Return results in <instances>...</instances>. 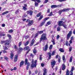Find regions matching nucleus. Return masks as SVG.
<instances>
[{
	"instance_id": "obj_1",
	"label": "nucleus",
	"mask_w": 75,
	"mask_h": 75,
	"mask_svg": "<svg viewBox=\"0 0 75 75\" xmlns=\"http://www.w3.org/2000/svg\"><path fill=\"white\" fill-rule=\"evenodd\" d=\"M32 64L31 66V68H34V67H36L37 66V61L36 60H35L34 62V59H32ZM34 63H35V64Z\"/></svg>"
},
{
	"instance_id": "obj_2",
	"label": "nucleus",
	"mask_w": 75,
	"mask_h": 75,
	"mask_svg": "<svg viewBox=\"0 0 75 75\" xmlns=\"http://www.w3.org/2000/svg\"><path fill=\"white\" fill-rule=\"evenodd\" d=\"M46 36H47V35L45 33L43 34L42 35V36H41V38H40V41H41L42 40H47V37H46Z\"/></svg>"
},
{
	"instance_id": "obj_3",
	"label": "nucleus",
	"mask_w": 75,
	"mask_h": 75,
	"mask_svg": "<svg viewBox=\"0 0 75 75\" xmlns=\"http://www.w3.org/2000/svg\"><path fill=\"white\" fill-rule=\"evenodd\" d=\"M9 40H8L5 41V46H7L8 47L11 46V45L9 44Z\"/></svg>"
},
{
	"instance_id": "obj_4",
	"label": "nucleus",
	"mask_w": 75,
	"mask_h": 75,
	"mask_svg": "<svg viewBox=\"0 0 75 75\" xmlns=\"http://www.w3.org/2000/svg\"><path fill=\"white\" fill-rule=\"evenodd\" d=\"M71 35H72V30H70L69 33L67 34V40H68L69 39L70 37H71Z\"/></svg>"
},
{
	"instance_id": "obj_5",
	"label": "nucleus",
	"mask_w": 75,
	"mask_h": 75,
	"mask_svg": "<svg viewBox=\"0 0 75 75\" xmlns=\"http://www.w3.org/2000/svg\"><path fill=\"white\" fill-rule=\"evenodd\" d=\"M55 63H56V62H55V61L54 60H52V62H51V65L52 66V68H54V65H55Z\"/></svg>"
},
{
	"instance_id": "obj_6",
	"label": "nucleus",
	"mask_w": 75,
	"mask_h": 75,
	"mask_svg": "<svg viewBox=\"0 0 75 75\" xmlns=\"http://www.w3.org/2000/svg\"><path fill=\"white\" fill-rule=\"evenodd\" d=\"M48 49V44H46V45L45 46L43 47V50L44 51H46Z\"/></svg>"
},
{
	"instance_id": "obj_7",
	"label": "nucleus",
	"mask_w": 75,
	"mask_h": 75,
	"mask_svg": "<svg viewBox=\"0 0 75 75\" xmlns=\"http://www.w3.org/2000/svg\"><path fill=\"white\" fill-rule=\"evenodd\" d=\"M63 24H64V22L62 21H60L58 25L59 26H62V25H63Z\"/></svg>"
},
{
	"instance_id": "obj_8",
	"label": "nucleus",
	"mask_w": 75,
	"mask_h": 75,
	"mask_svg": "<svg viewBox=\"0 0 75 75\" xmlns=\"http://www.w3.org/2000/svg\"><path fill=\"white\" fill-rule=\"evenodd\" d=\"M0 36H6V34L4 32H0Z\"/></svg>"
},
{
	"instance_id": "obj_9",
	"label": "nucleus",
	"mask_w": 75,
	"mask_h": 75,
	"mask_svg": "<svg viewBox=\"0 0 75 75\" xmlns=\"http://www.w3.org/2000/svg\"><path fill=\"white\" fill-rule=\"evenodd\" d=\"M33 21H30L28 23V25H29V26L31 25H32L33 24Z\"/></svg>"
},
{
	"instance_id": "obj_10",
	"label": "nucleus",
	"mask_w": 75,
	"mask_h": 75,
	"mask_svg": "<svg viewBox=\"0 0 75 75\" xmlns=\"http://www.w3.org/2000/svg\"><path fill=\"white\" fill-rule=\"evenodd\" d=\"M70 10V8H64L63 10V12H65V11H68Z\"/></svg>"
},
{
	"instance_id": "obj_11",
	"label": "nucleus",
	"mask_w": 75,
	"mask_h": 75,
	"mask_svg": "<svg viewBox=\"0 0 75 75\" xmlns=\"http://www.w3.org/2000/svg\"><path fill=\"white\" fill-rule=\"evenodd\" d=\"M58 7V6L56 5H52L51 6V8H56V7Z\"/></svg>"
},
{
	"instance_id": "obj_12",
	"label": "nucleus",
	"mask_w": 75,
	"mask_h": 75,
	"mask_svg": "<svg viewBox=\"0 0 75 75\" xmlns=\"http://www.w3.org/2000/svg\"><path fill=\"white\" fill-rule=\"evenodd\" d=\"M27 13L29 14L30 16H32V15H33V11H27Z\"/></svg>"
},
{
	"instance_id": "obj_13",
	"label": "nucleus",
	"mask_w": 75,
	"mask_h": 75,
	"mask_svg": "<svg viewBox=\"0 0 75 75\" xmlns=\"http://www.w3.org/2000/svg\"><path fill=\"white\" fill-rule=\"evenodd\" d=\"M13 56H14V54L13 53H11V56L10 57V58L11 59H13Z\"/></svg>"
},
{
	"instance_id": "obj_14",
	"label": "nucleus",
	"mask_w": 75,
	"mask_h": 75,
	"mask_svg": "<svg viewBox=\"0 0 75 75\" xmlns=\"http://www.w3.org/2000/svg\"><path fill=\"white\" fill-rule=\"evenodd\" d=\"M62 70L64 71L65 69V65L64 64H63L62 65Z\"/></svg>"
},
{
	"instance_id": "obj_15",
	"label": "nucleus",
	"mask_w": 75,
	"mask_h": 75,
	"mask_svg": "<svg viewBox=\"0 0 75 75\" xmlns=\"http://www.w3.org/2000/svg\"><path fill=\"white\" fill-rule=\"evenodd\" d=\"M35 40L34 39H33L32 40V41L31 42V44H30V47H31V46H33V45L34 44V41Z\"/></svg>"
},
{
	"instance_id": "obj_16",
	"label": "nucleus",
	"mask_w": 75,
	"mask_h": 75,
	"mask_svg": "<svg viewBox=\"0 0 75 75\" xmlns=\"http://www.w3.org/2000/svg\"><path fill=\"white\" fill-rule=\"evenodd\" d=\"M15 57L14 59V61L15 62H16L17 61V59H18V56L17 55H15Z\"/></svg>"
},
{
	"instance_id": "obj_17",
	"label": "nucleus",
	"mask_w": 75,
	"mask_h": 75,
	"mask_svg": "<svg viewBox=\"0 0 75 75\" xmlns=\"http://www.w3.org/2000/svg\"><path fill=\"white\" fill-rule=\"evenodd\" d=\"M29 49V47L28 46H26L24 48V51H26Z\"/></svg>"
},
{
	"instance_id": "obj_18",
	"label": "nucleus",
	"mask_w": 75,
	"mask_h": 75,
	"mask_svg": "<svg viewBox=\"0 0 75 75\" xmlns=\"http://www.w3.org/2000/svg\"><path fill=\"white\" fill-rule=\"evenodd\" d=\"M25 65H27L28 64V63H30L29 62H28V59H26L25 60Z\"/></svg>"
},
{
	"instance_id": "obj_19",
	"label": "nucleus",
	"mask_w": 75,
	"mask_h": 75,
	"mask_svg": "<svg viewBox=\"0 0 75 75\" xmlns=\"http://www.w3.org/2000/svg\"><path fill=\"white\" fill-rule=\"evenodd\" d=\"M59 50L61 52H64V50L62 48H60L59 49Z\"/></svg>"
},
{
	"instance_id": "obj_20",
	"label": "nucleus",
	"mask_w": 75,
	"mask_h": 75,
	"mask_svg": "<svg viewBox=\"0 0 75 75\" xmlns=\"http://www.w3.org/2000/svg\"><path fill=\"white\" fill-rule=\"evenodd\" d=\"M48 54L49 55V59H51V53L50 52H49L48 53Z\"/></svg>"
},
{
	"instance_id": "obj_21",
	"label": "nucleus",
	"mask_w": 75,
	"mask_h": 75,
	"mask_svg": "<svg viewBox=\"0 0 75 75\" xmlns=\"http://www.w3.org/2000/svg\"><path fill=\"white\" fill-rule=\"evenodd\" d=\"M66 75H69V71L67 69L66 72Z\"/></svg>"
},
{
	"instance_id": "obj_22",
	"label": "nucleus",
	"mask_w": 75,
	"mask_h": 75,
	"mask_svg": "<svg viewBox=\"0 0 75 75\" xmlns=\"http://www.w3.org/2000/svg\"><path fill=\"white\" fill-rule=\"evenodd\" d=\"M24 61H22L20 64V67H21V66L23 65V64H24Z\"/></svg>"
},
{
	"instance_id": "obj_23",
	"label": "nucleus",
	"mask_w": 75,
	"mask_h": 75,
	"mask_svg": "<svg viewBox=\"0 0 75 75\" xmlns=\"http://www.w3.org/2000/svg\"><path fill=\"white\" fill-rule=\"evenodd\" d=\"M29 66H30V63H28L27 64V66L26 67L27 70H28V69L29 68Z\"/></svg>"
},
{
	"instance_id": "obj_24",
	"label": "nucleus",
	"mask_w": 75,
	"mask_h": 75,
	"mask_svg": "<svg viewBox=\"0 0 75 75\" xmlns=\"http://www.w3.org/2000/svg\"><path fill=\"white\" fill-rule=\"evenodd\" d=\"M29 42H30V41H27L26 43H25V46H27V45H28V44H29Z\"/></svg>"
},
{
	"instance_id": "obj_25",
	"label": "nucleus",
	"mask_w": 75,
	"mask_h": 75,
	"mask_svg": "<svg viewBox=\"0 0 75 75\" xmlns=\"http://www.w3.org/2000/svg\"><path fill=\"white\" fill-rule=\"evenodd\" d=\"M41 15V12H40L37 15V17H40Z\"/></svg>"
},
{
	"instance_id": "obj_26",
	"label": "nucleus",
	"mask_w": 75,
	"mask_h": 75,
	"mask_svg": "<svg viewBox=\"0 0 75 75\" xmlns=\"http://www.w3.org/2000/svg\"><path fill=\"white\" fill-rule=\"evenodd\" d=\"M32 1H37L38 3H40L41 2V1L40 0H32Z\"/></svg>"
},
{
	"instance_id": "obj_27",
	"label": "nucleus",
	"mask_w": 75,
	"mask_h": 75,
	"mask_svg": "<svg viewBox=\"0 0 75 75\" xmlns=\"http://www.w3.org/2000/svg\"><path fill=\"white\" fill-rule=\"evenodd\" d=\"M43 18V15H41L39 19V20H41Z\"/></svg>"
},
{
	"instance_id": "obj_28",
	"label": "nucleus",
	"mask_w": 75,
	"mask_h": 75,
	"mask_svg": "<svg viewBox=\"0 0 75 75\" xmlns=\"http://www.w3.org/2000/svg\"><path fill=\"white\" fill-rule=\"evenodd\" d=\"M13 31H14V30H13L11 29L10 30H9L8 32H9V33H11L13 32Z\"/></svg>"
},
{
	"instance_id": "obj_29",
	"label": "nucleus",
	"mask_w": 75,
	"mask_h": 75,
	"mask_svg": "<svg viewBox=\"0 0 75 75\" xmlns=\"http://www.w3.org/2000/svg\"><path fill=\"white\" fill-rule=\"evenodd\" d=\"M33 52L34 54H35L36 53H37V50H36L35 49H34L33 50Z\"/></svg>"
},
{
	"instance_id": "obj_30",
	"label": "nucleus",
	"mask_w": 75,
	"mask_h": 75,
	"mask_svg": "<svg viewBox=\"0 0 75 75\" xmlns=\"http://www.w3.org/2000/svg\"><path fill=\"white\" fill-rule=\"evenodd\" d=\"M7 36L8 37V38L9 39H11V35L8 34Z\"/></svg>"
},
{
	"instance_id": "obj_31",
	"label": "nucleus",
	"mask_w": 75,
	"mask_h": 75,
	"mask_svg": "<svg viewBox=\"0 0 75 75\" xmlns=\"http://www.w3.org/2000/svg\"><path fill=\"white\" fill-rule=\"evenodd\" d=\"M48 18H45V19L43 21L45 22V21H46V20H48Z\"/></svg>"
},
{
	"instance_id": "obj_32",
	"label": "nucleus",
	"mask_w": 75,
	"mask_h": 75,
	"mask_svg": "<svg viewBox=\"0 0 75 75\" xmlns=\"http://www.w3.org/2000/svg\"><path fill=\"white\" fill-rule=\"evenodd\" d=\"M35 6L36 7H37V6L38 5V3L35 2Z\"/></svg>"
},
{
	"instance_id": "obj_33",
	"label": "nucleus",
	"mask_w": 75,
	"mask_h": 75,
	"mask_svg": "<svg viewBox=\"0 0 75 75\" xmlns=\"http://www.w3.org/2000/svg\"><path fill=\"white\" fill-rule=\"evenodd\" d=\"M63 10H62L59 11L58 12V13H59V15H61V13H62V12H63Z\"/></svg>"
},
{
	"instance_id": "obj_34",
	"label": "nucleus",
	"mask_w": 75,
	"mask_h": 75,
	"mask_svg": "<svg viewBox=\"0 0 75 75\" xmlns=\"http://www.w3.org/2000/svg\"><path fill=\"white\" fill-rule=\"evenodd\" d=\"M42 56V55H40V61H41L42 60V57H41Z\"/></svg>"
},
{
	"instance_id": "obj_35",
	"label": "nucleus",
	"mask_w": 75,
	"mask_h": 75,
	"mask_svg": "<svg viewBox=\"0 0 75 75\" xmlns=\"http://www.w3.org/2000/svg\"><path fill=\"white\" fill-rule=\"evenodd\" d=\"M44 24H45V22L43 21V22H42L40 24V26H42Z\"/></svg>"
},
{
	"instance_id": "obj_36",
	"label": "nucleus",
	"mask_w": 75,
	"mask_h": 75,
	"mask_svg": "<svg viewBox=\"0 0 75 75\" xmlns=\"http://www.w3.org/2000/svg\"><path fill=\"white\" fill-rule=\"evenodd\" d=\"M52 16V12H51L50 13V14L48 15V16L50 17L51 16Z\"/></svg>"
},
{
	"instance_id": "obj_37",
	"label": "nucleus",
	"mask_w": 75,
	"mask_h": 75,
	"mask_svg": "<svg viewBox=\"0 0 75 75\" xmlns=\"http://www.w3.org/2000/svg\"><path fill=\"white\" fill-rule=\"evenodd\" d=\"M23 50V48L21 47H20L19 49V51H22Z\"/></svg>"
},
{
	"instance_id": "obj_38",
	"label": "nucleus",
	"mask_w": 75,
	"mask_h": 75,
	"mask_svg": "<svg viewBox=\"0 0 75 75\" xmlns=\"http://www.w3.org/2000/svg\"><path fill=\"white\" fill-rule=\"evenodd\" d=\"M72 57H70L69 62H72Z\"/></svg>"
},
{
	"instance_id": "obj_39",
	"label": "nucleus",
	"mask_w": 75,
	"mask_h": 75,
	"mask_svg": "<svg viewBox=\"0 0 75 75\" xmlns=\"http://www.w3.org/2000/svg\"><path fill=\"white\" fill-rule=\"evenodd\" d=\"M74 70V67H72L71 68V70L70 71V72H73Z\"/></svg>"
},
{
	"instance_id": "obj_40",
	"label": "nucleus",
	"mask_w": 75,
	"mask_h": 75,
	"mask_svg": "<svg viewBox=\"0 0 75 75\" xmlns=\"http://www.w3.org/2000/svg\"><path fill=\"white\" fill-rule=\"evenodd\" d=\"M43 31H39L38 32V33H39V34H42V33H43Z\"/></svg>"
},
{
	"instance_id": "obj_41",
	"label": "nucleus",
	"mask_w": 75,
	"mask_h": 75,
	"mask_svg": "<svg viewBox=\"0 0 75 75\" xmlns=\"http://www.w3.org/2000/svg\"><path fill=\"white\" fill-rule=\"evenodd\" d=\"M58 1H60V2H62V1H65L66 0H58Z\"/></svg>"
},
{
	"instance_id": "obj_42",
	"label": "nucleus",
	"mask_w": 75,
	"mask_h": 75,
	"mask_svg": "<svg viewBox=\"0 0 75 75\" xmlns=\"http://www.w3.org/2000/svg\"><path fill=\"white\" fill-rule=\"evenodd\" d=\"M4 58L6 60H8V58L7 56H4Z\"/></svg>"
},
{
	"instance_id": "obj_43",
	"label": "nucleus",
	"mask_w": 75,
	"mask_h": 75,
	"mask_svg": "<svg viewBox=\"0 0 75 75\" xmlns=\"http://www.w3.org/2000/svg\"><path fill=\"white\" fill-rule=\"evenodd\" d=\"M23 9L24 10H27V8L25 7V6H23Z\"/></svg>"
},
{
	"instance_id": "obj_44",
	"label": "nucleus",
	"mask_w": 75,
	"mask_h": 75,
	"mask_svg": "<svg viewBox=\"0 0 75 75\" xmlns=\"http://www.w3.org/2000/svg\"><path fill=\"white\" fill-rule=\"evenodd\" d=\"M58 62H61V57H59L58 58Z\"/></svg>"
},
{
	"instance_id": "obj_45",
	"label": "nucleus",
	"mask_w": 75,
	"mask_h": 75,
	"mask_svg": "<svg viewBox=\"0 0 75 75\" xmlns=\"http://www.w3.org/2000/svg\"><path fill=\"white\" fill-rule=\"evenodd\" d=\"M72 50V47H70L69 48V52H71Z\"/></svg>"
},
{
	"instance_id": "obj_46",
	"label": "nucleus",
	"mask_w": 75,
	"mask_h": 75,
	"mask_svg": "<svg viewBox=\"0 0 75 75\" xmlns=\"http://www.w3.org/2000/svg\"><path fill=\"white\" fill-rule=\"evenodd\" d=\"M59 35H58L57 36V40H58L59 38Z\"/></svg>"
},
{
	"instance_id": "obj_47",
	"label": "nucleus",
	"mask_w": 75,
	"mask_h": 75,
	"mask_svg": "<svg viewBox=\"0 0 75 75\" xmlns=\"http://www.w3.org/2000/svg\"><path fill=\"white\" fill-rule=\"evenodd\" d=\"M63 26L65 28H67V25H63Z\"/></svg>"
},
{
	"instance_id": "obj_48",
	"label": "nucleus",
	"mask_w": 75,
	"mask_h": 75,
	"mask_svg": "<svg viewBox=\"0 0 75 75\" xmlns=\"http://www.w3.org/2000/svg\"><path fill=\"white\" fill-rule=\"evenodd\" d=\"M54 53H55V51H53V52H52V56L54 55Z\"/></svg>"
},
{
	"instance_id": "obj_49",
	"label": "nucleus",
	"mask_w": 75,
	"mask_h": 75,
	"mask_svg": "<svg viewBox=\"0 0 75 75\" xmlns=\"http://www.w3.org/2000/svg\"><path fill=\"white\" fill-rule=\"evenodd\" d=\"M66 45H67V46H68V42L66 41Z\"/></svg>"
},
{
	"instance_id": "obj_50",
	"label": "nucleus",
	"mask_w": 75,
	"mask_h": 75,
	"mask_svg": "<svg viewBox=\"0 0 75 75\" xmlns=\"http://www.w3.org/2000/svg\"><path fill=\"white\" fill-rule=\"evenodd\" d=\"M62 58V59H63V61H64L65 60V56L63 55V56Z\"/></svg>"
},
{
	"instance_id": "obj_51",
	"label": "nucleus",
	"mask_w": 75,
	"mask_h": 75,
	"mask_svg": "<svg viewBox=\"0 0 75 75\" xmlns=\"http://www.w3.org/2000/svg\"><path fill=\"white\" fill-rule=\"evenodd\" d=\"M49 0H45V1L44 2V3H47L48 1Z\"/></svg>"
},
{
	"instance_id": "obj_52",
	"label": "nucleus",
	"mask_w": 75,
	"mask_h": 75,
	"mask_svg": "<svg viewBox=\"0 0 75 75\" xmlns=\"http://www.w3.org/2000/svg\"><path fill=\"white\" fill-rule=\"evenodd\" d=\"M57 30L58 31H60V28L59 27H58L57 28Z\"/></svg>"
},
{
	"instance_id": "obj_53",
	"label": "nucleus",
	"mask_w": 75,
	"mask_h": 75,
	"mask_svg": "<svg viewBox=\"0 0 75 75\" xmlns=\"http://www.w3.org/2000/svg\"><path fill=\"white\" fill-rule=\"evenodd\" d=\"M4 48L5 50H7V48L6 47H4Z\"/></svg>"
},
{
	"instance_id": "obj_54",
	"label": "nucleus",
	"mask_w": 75,
	"mask_h": 75,
	"mask_svg": "<svg viewBox=\"0 0 75 75\" xmlns=\"http://www.w3.org/2000/svg\"><path fill=\"white\" fill-rule=\"evenodd\" d=\"M3 53H7V51H6L5 50H4L3 51Z\"/></svg>"
},
{
	"instance_id": "obj_55",
	"label": "nucleus",
	"mask_w": 75,
	"mask_h": 75,
	"mask_svg": "<svg viewBox=\"0 0 75 75\" xmlns=\"http://www.w3.org/2000/svg\"><path fill=\"white\" fill-rule=\"evenodd\" d=\"M21 45V42H20L19 43V47H20V46Z\"/></svg>"
},
{
	"instance_id": "obj_56",
	"label": "nucleus",
	"mask_w": 75,
	"mask_h": 75,
	"mask_svg": "<svg viewBox=\"0 0 75 75\" xmlns=\"http://www.w3.org/2000/svg\"><path fill=\"white\" fill-rule=\"evenodd\" d=\"M52 45H50V47H49L50 49H52Z\"/></svg>"
},
{
	"instance_id": "obj_57",
	"label": "nucleus",
	"mask_w": 75,
	"mask_h": 75,
	"mask_svg": "<svg viewBox=\"0 0 75 75\" xmlns=\"http://www.w3.org/2000/svg\"><path fill=\"white\" fill-rule=\"evenodd\" d=\"M47 11V13H50V9H48Z\"/></svg>"
},
{
	"instance_id": "obj_58",
	"label": "nucleus",
	"mask_w": 75,
	"mask_h": 75,
	"mask_svg": "<svg viewBox=\"0 0 75 75\" xmlns=\"http://www.w3.org/2000/svg\"><path fill=\"white\" fill-rule=\"evenodd\" d=\"M51 22L49 21L47 23V24H48V25H50V24H51Z\"/></svg>"
},
{
	"instance_id": "obj_59",
	"label": "nucleus",
	"mask_w": 75,
	"mask_h": 75,
	"mask_svg": "<svg viewBox=\"0 0 75 75\" xmlns=\"http://www.w3.org/2000/svg\"><path fill=\"white\" fill-rule=\"evenodd\" d=\"M18 12H19V11H18V10H17L16 12L15 13H16V14H17L18 13Z\"/></svg>"
},
{
	"instance_id": "obj_60",
	"label": "nucleus",
	"mask_w": 75,
	"mask_h": 75,
	"mask_svg": "<svg viewBox=\"0 0 75 75\" xmlns=\"http://www.w3.org/2000/svg\"><path fill=\"white\" fill-rule=\"evenodd\" d=\"M28 38V36H26L25 37V38L26 39H27V38Z\"/></svg>"
},
{
	"instance_id": "obj_61",
	"label": "nucleus",
	"mask_w": 75,
	"mask_h": 75,
	"mask_svg": "<svg viewBox=\"0 0 75 75\" xmlns=\"http://www.w3.org/2000/svg\"><path fill=\"white\" fill-rule=\"evenodd\" d=\"M13 70L15 71L17 70V68H16V67H14L13 68Z\"/></svg>"
},
{
	"instance_id": "obj_62",
	"label": "nucleus",
	"mask_w": 75,
	"mask_h": 75,
	"mask_svg": "<svg viewBox=\"0 0 75 75\" xmlns=\"http://www.w3.org/2000/svg\"><path fill=\"white\" fill-rule=\"evenodd\" d=\"M5 14H7L8 13V11H6L5 12Z\"/></svg>"
},
{
	"instance_id": "obj_63",
	"label": "nucleus",
	"mask_w": 75,
	"mask_h": 75,
	"mask_svg": "<svg viewBox=\"0 0 75 75\" xmlns=\"http://www.w3.org/2000/svg\"><path fill=\"white\" fill-rule=\"evenodd\" d=\"M30 21V19H28L27 20L26 22H29Z\"/></svg>"
},
{
	"instance_id": "obj_64",
	"label": "nucleus",
	"mask_w": 75,
	"mask_h": 75,
	"mask_svg": "<svg viewBox=\"0 0 75 75\" xmlns=\"http://www.w3.org/2000/svg\"><path fill=\"white\" fill-rule=\"evenodd\" d=\"M22 20L23 21H25L26 20V19H25V18L22 19Z\"/></svg>"
}]
</instances>
